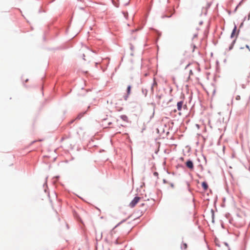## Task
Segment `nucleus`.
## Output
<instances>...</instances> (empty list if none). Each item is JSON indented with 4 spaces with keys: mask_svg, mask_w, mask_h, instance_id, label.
<instances>
[{
    "mask_svg": "<svg viewBox=\"0 0 250 250\" xmlns=\"http://www.w3.org/2000/svg\"><path fill=\"white\" fill-rule=\"evenodd\" d=\"M140 200V197L139 196H135L133 199L131 201V202L129 204V207L130 208L134 207L138 203L139 200Z\"/></svg>",
    "mask_w": 250,
    "mask_h": 250,
    "instance_id": "1",
    "label": "nucleus"
},
{
    "mask_svg": "<svg viewBox=\"0 0 250 250\" xmlns=\"http://www.w3.org/2000/svg\"><path fill=\"white\" fill-rule=\"evenodd\" d=\"M185 165L190 170H193L194 169L193 163L190 159H188L185 163Z\"/></svg>",
    "mask_w": 250,
    "mask_h": 250,
    "instance_id": "2",
    "label": "nucleus"
},
{
    "mask_svg": "<svg viewBox=\"0 0 250 250\" xmlns=\"http://www.w3.org/2000/svg\"><path fill=\"white\" fill-rule=\"evenodd\" d=\"M237 31V26L235 24H234V27L232 31V32L230 35V38L232 39L233 38V37L236 34V38H237V36H238V34L239 33L240 30H238L237 33L236 34V32Z\"/></svg>",
    "mask_w": 250,
    "mask_h": 250,
    "instance_id": "3",
    "label": "nucleus"
},
{
    "mask_svg": "<svg viewBox=\"0 0 250 250\" xmlns=\"http://www.w3.org/2000/svg\"><path fill=\"white\" fill-rule=\"evenodd\" d=\"M183 101H180L177 104V108L178 111L181 110L183 105Z\"/></svg>",
    "mask_w": 250,
    "mask_h": 250,
    "instance_id": "4",
    "label": "nucleus"
},
{
    "mask_svg": "<svg viewBox=\"0 0 250 250\" xmlns=\"http://www.w3.org/2000/svg\"><path fill=\"white\" fill-rule=\"evenodd\" d=\"M201 185L204 190H207L208 188V184L206 181L203 182Z\"/></svg>",
    "mask_w": 250,
    "mask_h": 250,
    "instance_id": "5",
    "label": "nucleus"
},
{
    "mask_svg": "<svg viewBox=\"0 0 250 250\" xmlns=\"http://www.w3.org/2000/svg\"><path fill=\"white\" fill-rule=\"evenodd\" d=\"M120 118L122 119L124 121L126 122H128V117L125 115H122L120 116Z\"/></svg>",
    "mask_w": 250,
    "mask_h": 250,
    "instance_id": "6",
    "label": "nucleus"
},
{
    "mask_svg": "<svg viewBox=\"0 0 250 250\" xmlns=\"http://www.w3.org/2000/svg\"><path fill=\"white\" fill-rule=\"evenodd\" d=\"M86 113V111L80 113L77 116L76 119L77 120H80L81 119L84 115V114Z\"/></svg>",
    "mask_w": 250,
    "mask_h": 250,
    "instance_id": "7",
    "label": "nucleus"
},
{
    "mask_svg": "<svg viewBox=\"0 0 250 250\" xmlns=\"http://www.w3.org/2000/svg\"><path fill=\"white\" fill-rule=\"evenodd\" d=\"M236 38L229 45V51L231 50L233 48V46L236 42Z\"/></svg>",
    "mask_w": 250,
    "mask_h": 250,
    "instance_id": "8",
    "label": "nucleus"
},
{
    "mask_svg": "<svg viewBox=\"0 0 250 250\" xmlns=\"http://www.w3.org/2000/svg\"><path fill=\"white\" fill-rule=\"evenodd\" d=\"M148 92V90L145 88H142V93L145 96V97H146Z\"/></svg>",
    "mask_w": 250,
    "mask_h": 250,
    "instance_id": "9",
    "label": "nucleus"
},
{
    "mask_svg": "<svg viewBox=\"0 0 250 250\" xmlns=\"http://www.w3.org/2000/svg\"><path fill=\"white\" fill-rule=\"evenodd\" d=\"M131 85H128L127 87V88H126V94H127V95H130V93H131Z\"/></svg>",
    "mask_w": 250,
    "mask_h": 250,
    "instance_id": "10",
    "label": "nucleus"
},
{
    "mask_svg": "<svg viewBox=\"0 0 250 250\" xmlns=\"http://www.w3.org/2000/svg\"><path fill=\"white\" fill-rule=\"evenodd\" d=\"M130 216H128L126 219H123L122 221H121L120 222H119L118 224H117L114 228H117V227H118L119 225H120L121 224H122L123 223L125 222L128 218H129Z\"/></svg>",
    "mask_w": 250,
    "mask_h": 250,
    "instance_id": "11",
    "label": "nucleus"
},
{
    "mask_svg": "<svg viewBox=\"0 0 250 250\" xmlns=\"http://www.w3.org/2000/svg\"><path fill=\"white\" fill-rule=\"evenodd\" d=\"M211 212L212 222L213 223H214L215 222V221H214V211L213 210V209H211Z\"/></svg>",
    "mask_w": 250,
    "mask_h": 250,
    "instance_id": "12",
    "label": "nucleus"
},
{
    "mask_svg": "<svg viewBox=\"0 0 250 250\" xmlns=\"http://www.w3.org/2000/svg\"><path fill=\"white\" fill-rule=\"evenodd\" d=\"M181 248L182 250H185L187 248V244L186 243H183L181 244Z\"/></svg>",
    "mask_w": 250,
    "mask_h": 250,
    "instance_id": "13",
    "label": "nucleus"
},
{
    "mask_svg": "<svg viewBox=\"0 0 250 250\" xmlns=\"http://www.w3.org/2000/svg\"><path fill=\"white\" fill-rule=\"evenodd\" d=\"M163 97V94H161L157 95L156 96V98L157 99L158 101L159 102Z\"/></svg>",
    "mask_w": 250,
    "mask_h": 250,
    "instance_id": "14",
    "label": "nucleus"
},
{
    "mask_svg": "<svg viewBox=\"0 0 250 250\" xmlns=\"http://www.w3.org/2000/svg\"><path fill=\"white\" fill-rule=\"evenodd\" d=\"M129 95H127V94H126V95H125L124 96V99L125 101H127V99H128V98L129 97Z\"/></svg>",
    "mask_w": 250,
    "mask_h": 250,
    "instance_id": "15",
    "label": "nucleus"
},
{
    "mask_svg": "<svg viewBox=\"0 0 250 250\" xmlns=\"http://www.w3.org/2000/svg\"><path fill=\"white\" fill-rule=\"evenodd\" d=\"M224 245L227 247L228 248V250H230V248H229V244L227 242H224Z\"/></svg>",
    "mask_w": 250,
    "mask_h": 250,
    "instance_id": "16",
    "label": "nucleus"
},
{
    "mask_svg": "<svg viewBox=\"0 0 250 250\" xmlns=\"http://www.w3.org/2000/svg\"><path fill=\"white\" fill-rule=\"evenodd\" d=\"M243 0L241 1L239 4L236 6V7H235V9H234V11L235 12L237 9V8L239 7V6L241 4V3L242 2Z\"/></svg>",
    "mask_w": 250,
    "mask_h": 250,
    "instance_id": "17",
    "label": "nucleus"
},
{
    "mask_svg": "<svg viewBox=\"0 0 250 250\" xmlns=\"http://www.w3.org/2000/svg\"><path fill=\"white\" fill-rule=\"evenodd\" d=\"M171 17V15H170V16H166V15H164V16H162V18H170Z\"/></svg>",
    "mask_w": 250,
    "mask_h": 250,
    "instance_id": "18",
    "label": "nucleus"
},
{
    "mask_svg": "<svg viewBox=\"0 0 250 250\" xmlns=\"http://www.w3.org/2000/svg\"><path fill=\"white\" fill-rule=\"evenodd\" d=\"M154 87L153 85H151V92L152 93H153V92H154V87Z\"/></svg>",
    "mask_w": 250,
    "mask_h": 250,
    "instance_id": "19",
    "label": "nucleus"
},
{
    "mask_svg": "<svg viewBox=\"0 0 250 250\" xmlns=\"http://www.w3.org/2000/svg\"><path fill=\"white\" fill-rule=\"evenodd\" d=\"M153 175H154V176L158 177L159 174H158V173L157 172H154L153 173Z\"/></svg>",
    "mask_w": 250,
    "mask_h": 250,
    "instance_id": "20",
    "label": "nucleus"
},
{
    "mask_svg": "<svg viewBox=\"0 0 250 250\" xmlns=\"http://www.w3.org/2000/svg\"><path fill=\"white\" fill-rule=\"evenodd\" d=\"M138 29H137L131 30V33L132 34V33H134V32H135L137 31H138Z\"/></svg>",
    "mask_w": 250,
    "mask_h": 250,
    "instance_id": "21",
    "label": "nucleus"
},
{
    "mask_svg": "<svg viewBox=\"0 0 250 250\" xmlns=\"http://www.w3.org/2000/svg\"><path fill=\"white\" fill-rule=\"evenodd\" d=\"M123 14H124L125 17L126 18V16H127L128 14L127 12H123Z\"/></svg>",
    "mask_w": 250,
    "mask_h": 250,
    "instance_id": "22",
    "label": "nucleus"
},
{
    "mask_svg": "<svg viewBox=\"0 0 250 250\" xmlns=\"http://www.w3.org/2000/svg\"><path fill=\"white\" fill-rule=\"evenodd\" d=\"M186 184H187V186H188V190H189V186H190V184H189V182H186Z\"/></svg>",
    "mask_w": 250,
    "mask_h": 250,
    "instance_id": "23",
    "label": "nucleus"
},
{
    "mask_svg": "<svg viewBox=\"0 0 250 250\" xmlns=\"http://www.w3.org/2000/svg\"><path fill=\"white\" fill-rule=\"evenodd\" d=\"M246 47L249 49V51H250V46H249V45L246 44Z\"/></svg>",
    "mask_w": 250,
    "mask_h": 250,
    "instance_id": "24",
    "label": "nucleus"
},
{
    "mask_svg": "<svg viewBox=\"0 0 250 250\" xmlns=\"http://www.w3.org/2000/svg\"><path fill=\"white\" fill-rule=\"evenodd\" d=\"M163 182L164 184H166V183H167V182L165 179H164L163 180Z\"/></svg>",
    "mask_w": 250,
    "mask_h": 250,
    "instance_id": "25",
    "label": "nucleus"
},
{
    "mask_svg": "<svg viewBox=\"0 0 250 250\" xmlns=\"http://www.w3.org/2000/svg\"><path fill=\"white\" fill-rule=\"evenodd\" d=\"M170 187L172 188H173L174 187V184L172 183L170 184Z\"/></svg>",
    "mask_w": 250,
    "mask_h": 250,
    "instance_id": "26",
    "label": "nucleus"
},
{
    "mask_svg": "<svg viewBox=\"0 0 250 250\" xmlns=\"http://www.w3.org/2000/svg\"><path fill=\"white\" fill-rule=\"evenodd\" d=\"M155 84L156 85L157 84V83L155 81H154V82H153V83L151 85H153L154 86Z\"/></svg>",
    "mask_w": 250,
    "mask_h": 250,
    "instance_id": "27",
    "label": "nucleus"
},
{
    "mask_svg": "<svg viewBox=\"0 0 250 250\" xmlns=\"http://www.w3.org/2000/svg\"><path fill=\"white\" fill-rule=\"evenodd\" d=\"M112 124V122H108V123H107V125H108V126H109V125H111Z\"/></svg>",
    "mask_w": 250,
    "mask_h": 250,
    "instance_id": "28",
    "label": "nucleus"
},
{
    "mask_svg": "<svg viewBox=\"0 0 250 250\" xmlns=\"http://www.w3.org/2000/svg\"><path fill=\"white\" fill-rule=\"evenodd\" d=\"M240 99V96H236V99L237 100H239Z\"/></svg>",
    "mask_w": 250,
    "mask_h": 250,
    "instance_id": "29",
    "label": "nucleus"
},
{
    "mask_svg": "<svg viewBox=\"0 0 250 250\" xmlns=\"http://www.w3.org/2000/svg\"><path fill=\"white\" fill-rule=\"evenodd\" d=\"M250 11L248 16V20H250Z\"/></svg>",
    "mask_w": 250,
    "mask_h": 250,
    "instance_id": "30",
    "label": "nucleus"
},
{
    "mask_svg": "<svg viewBox=\"0 0 250 250\" xmlns=\"http://www.w3.org/2000/svg\"><path fill=\"white\" fill-rule=\"evenodd\" d=\"M244 22L243 21L240 24L239 27L241 28L243 26Z\"/></svg>",
    "mask_w": 250,
    "mask_h": 250,
    "instance_id": "31",
    "label": "nucleus"
},
{
    "mask_svg": "<svg viewBox=\"0 0 250 250\" xmlns=\"http://www.w3.org/2000/svg\"><path fill=\"white\" fill-rule=\"evenodd\" d=\"M129 0L127 2H126L125 3V4H124V5H125V6H126V5H127L129 4Z\"/></svg>",
    "mask_w": 250,
    "mask_h": 250,
    "instance_id": "32",
    "label": "nucleus"
},
{
    "mask_svg": "<svg viewBox=\"0 0 250 250\" xmlns=\"http://www.w3.org/2000/svg\"><path fill=\"white\" fill-rule=\"evenodd\" d=\"M190 65V63L188 64L185 67V69H187V68Z\"/></svg>",
    "mask_w": 250,
    "mask_h": 250,
    "instance_id": "33",
    "label": "nucleus"
},
{
    "mask_svg": "<svg viewBox=\"0 0 250 250\" xmlns=\"http://www.w3.org/2000/svg\"><path fill=\"white\" fill-rule=\"evenodd\" d=\"M189 74H190V75L193 74V72H192V70H190L189 71Z\"/></svg>",
    "mask_w": 250,
    "mask_h": 250,
    "instance_id": "34",
    "label": "nucleus"
},
{
    "mask_svg": "<svg viewBox=\"0 0 250 250\" xmlns=\"http://www.w3.org/2000/svg\"><path fill=\"white\" fill-rule=\"evenodd\" d=\"M84 57H85V55H84V54H83V60H85V58H84Z\"/></svg>",
    "mask_w": 250,
    "mask_h": 250,
    "instance_id": "35",
    "label": "nucleus"
},
{
    "mask_svg": "<svg viewBox=\"0 0 250 250\" xmlns=\"http://www.w3.org/2000/svg\"><path fill=\"white\" fill-rule=\"evenodd\" d=\"M36 142V141H32V142L31 143L30 145H32V144H34L35 142Z\"/></svg>",
    "mask_w": 250,
    "mask_h": 250,
    "instance_id": "36",
    "label": "nucleus"
},
{
    "mask_svg": "<svg viewBox=\"0 0 250 250\" xmlns=\"http://www.w3.org/2000/svg\"><path fill=\"white\" fill-rule=\"evenodd\" d=\"M197 176L199 178H201V176L199 174H197Z\"/></svg>",
    "mask_w": 250,
    "mask_h": 250,
    "instance_id": "37",
    "label": "nucleus"
},
{
    "mask_svg": "<svg viewBox=\"0 0 250 250\" xmlns=\"http://www.w3.org/2000/svg\"><path fill=\"white\" fill-rule=\"evenodd\" d=\"M216 245L218 247H220V245L219 244L216 243Z\"/></svg>",
    "mask_w": 250,
    "mask_h": 250,
    "instance_id": "38",
    "label": "nucleus"
},
{
    "mask_svg": "<svg viewBox=\"0 0 250 250\" xmlns=\"http://www.w3.org/2000/svg\"><path fill=\"white\" fill-rule=\"evenodd\" d=\"M145 205V204L144 203H142L141 204V206H143Z\"/></svg>",
    "mask_w": 250,
    "mask_h": 250,
    "instance_id": "39",
    "label": "nucleus"
},
{
    "mask_svg": "<svg viewBox=\"0 0 250 250\" xmlns=\"http://www.w3.org/2000/svg\"><path fill=\"white\" fill-rule=\"evenodd\" d=\"M199 23H200V24H203V21H200Z\"/></svg>",
    "mask_w": 250,
    "mask_h": 250,
    "instance_id": "40",
    "label": "nucleus"
},
{
    "mask_svg": "<svg viewBox=\"0 0 250 250\" xmlns=\"http://www.w3.org/2000/svg\"><path fill=\"white\" fill-rule=\"evenodd\" d=\"M28 79H26V80L25 81V83H26V82H28Z\"/></svg>",
    "mask_w": 250,
    "mask_h": 250,
    "instance_id": "41",
    "label": "nucleus"
},
{
    "mask_svg": "<svg viewBox=\"0 0 250 250\" xmlns=\"http://www.w3.org/2000/svg\"><path fill=\"white\" fill-rule=\"evenodd\" d=\"M246 17H245L244 18L243 21H245V20H246Z\"/></svg>",
    "mask_w": 250,
    "mask_h": 250,
    "instance_id": "42",
    "label": "nucleus"
},
{
    "mask_svg": "<svg viewBox=\"0 0 250 250\" xmlns=\"http://www.w3.org/2000/svg\"><path fill=\"white\" fill-rule=\"evenodd\" d=\"M45 185H46V182L43 184V186H44Z\"/></svg>",
    "mask_w": 250,
    "mask_h": 250,
    "instance_id": "43",
    "label": "nucleus"
},
{
    "mask_svg": "<svg viewBox=\"0 0 250 250\" xmlns=\"http://www.w3.org/2000/svg\"><path fill=\"white\" fill-rule=\"evenodd\" d=\"M180 166L181 167H184V166H182V165H180Z\"/></svg>",
    "mask_w": 250,
    "mask_h": 250,
    "instance_id": "44",
    "label": "nucleus"
},
{
    "mask_svg": "<svg viewBox=\"0 0 250 250\" xmlns=\"http://www.w3.org/2000/svg\"><path fill=\"white\" fill-rule=\"evenodd\" d=\"M204 159H205V160L206 161H207V160H206V157H204Z\"/></svg>",
    "mask_w": 250,
    "mask_h": 250,
    "instance_id": "45",
    "label": "nucleus"
},
{
    "mask_svg": "<svg viewBox=\"0 0 250 250\" xmlns=\"http://www.w3.org/2000/svg\"><path fill=\"white\" fill-rule=\"evenodd\" d=\"M243 48H244V47H241L240 48V49H243Z\"/></svg>",
    "mask_w": 250,
    "mask_h": 250,
    "instance_id": "46",
    "label": "nucleus"
},
{
    "mask_svg": "<svg viewBox=\"0 0 250 250\" xmlns=\"http://www.w3.org/2000/svg\"><path fill=\"white\" fill-rule=\"evenodd\" d=\"M73 122H74V120H72V121H71V123H72Z\"/></svg>",
    "mask_w": 250,
    "mask_h": 250,
    "instance_id": "47",
    "label": "nucleus"
},
{
    "mask_svg": "<svg viewBox=\"0 0 250 250\" xmlns=\"http://www.w3.org/2000/svg\"><path fill=\"white\" fill-rule=\"evenodd\" d=\"M197 35H194V37H196Z\"/></svg>",
    "mask_w": 250,
    "mask_h": 250,
    "instance_id": "48",
    "label": "nucleus"
},
{
    "mask_svg": "<svg viewBox=\"0 0 250 250\" xmlns=\"http://www.w3.org/2000/svg\"><path fill=\"white\" fill-rule=\"evenodd\" d=\"M201 167L202 169H203V167L202 165H201Z\"/></svg>",
    "mask_w": 250,
    "mask_h": 250,
    "instance_id": "49",
    "label": "nucleus"
}]
</instances>
